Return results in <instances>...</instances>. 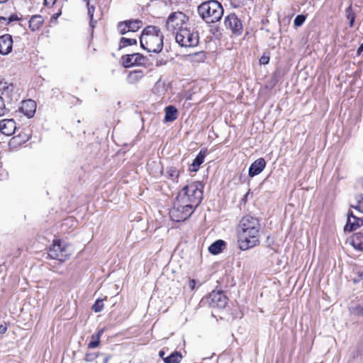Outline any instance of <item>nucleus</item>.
Here are the masks:
<instances>
[{"instance_id":"1","label":"nucleus","mask_w":363,"mask_h":363,"mask_svg":"<svg viewBox=\"0 0 363 363\" xmlns=\"http://www.w3.org/2000/svg\"><path fill=\"white\" fill-rule=\"evenodd\" d=\"M259 229L260 223L257 218L247 215L241 218L238 228V242L241 250L259 245Z\"/></svg>"},{"instance_id":"2","label":"nucleus","mask_w":363,"mask_h":363,"mask_svg":"<svg viewBox=\"0 0 363 363\" xmlns=\"http://www.w3.org/2000/svg\"><path fill=\"white\" fill-rule=\"evenodd\" d=\"M163 35L158 27H146L140 38V46L148 52H160L163 48Z\"/></svg>"},{"instance_id":"3","label":"nucleus","mask_w":363,"mask_h":363,"mask_svg":"<svg viewBox=\"0 0 363 363\" xmlns=\"http://www.w3.org/2000/svg\"><path fill=\"white\" fill-rule=\"evenodd\" d=\"M203 198V191L201 184H190L184 186L178 194L176 200L184 205H189L195 210L200 204Z\"/></svg>"},{"instance_id":"4","label":"nucleus","mask_w":363,"mask_h":363,"mask_svg":"<svg viewBox=\"0 0 363 363\" xmlns=\"http://www.w3.org/2000/svg\"><path fill=\"white\" fill-rule=\"evenodd\" d=\"M199 16L206 23H214L219 21L223 16V8L220 3L216 0L203 2L197 9Z\"/></svg>"},{"instance_id":"5","label":"nucleus","mask_w":363,"mask_h":363,"mask_svg":"<svg viewBox=\"0 0 363 363\" xmlns=\"http://www.w3.org/2000/svg\"><path fill=\"white\" fill-rule=\"evenodd\" d=\"M176 42L182 47H196L199 44V33L194 29L181 27L175 35Z\"/></svg>"},{"instance_id":"6","label":"nucleus","mask_w":363,"mask_h":363,"mask_svg":"<svg viewBox=\"0 0 363 363\" xmlns=\"http://www.w3.org/2000/svg\"><path fill=\"white\" fill-rule=\"evenodd\" d=\"M72 251V249L70 245L57 240L53 241L52 246L50 247L48 256L51 259L63 262L69 258Z\"/></svg>"},{"instance_id":"7","label":"nucleus","mask_w":363,"mask_h":363,"mask_svg":"<svg viewBox=\"0 0 363 363\" xmlns=\"http://www.w3.org/2000/svg\"><path fill=\"white\" fill-rule=\"evenodd\" d=\"M194 211L191 206L182 204L175 200L173 208L169 211V216L172 220L180 222L189 218Z\"/></svg>"},{"instance_id":"8","label":"nucleus","mask_w":363,"mask_h":363,"mask_svg":"<svg viewBox=\"0 0 363 363\" xmlns=\"http://www.w3.org/2000/svg\"><path fill=\"white\" fill-rule=\"evenodd\" d=\"M188 19V17L181 11L172 13L166 21V28L171 31L179 30V28L183 27Z\"/></svg>"},{"instance_id":"9","label":"nucleus","mask_w":363,"mask_h":363,"mask_svg":"<svg viewBox=\"0 0 363 363\" xmlns=\"http://www.w3.org/2000/svg\"><path fill=\"white\" fill-rule=\"evenodd\" d=\"M224 25L226 28L230 29L235 35H238L242 33V24L235 13H230L225 16Z\"/></svg>"},{"instance_id":"10","label":"nucleus","mask_w":363,"mask_h":363,"mask_svg":"<svg viewBox=\"0 0 363 363\" xmlns=\"http://www.w3.org/2000/svg\"><path fill=\"white\" fill-rule=\"evenodd\" d=\"M146 58L140 53L125 55L122 57V65L124 67L142 65L145 63Z\"/></svg>"},{"instance_id":"11","label":"nucleus","mask_w":363,"mask_h":363,"mask_svg":"<svg viewBox=\"0 0 363 363\" xmlns=\"http://www.w3.org/2000/svg\"><path fill=\"white\" fill-rule=\"evenodd\" d=\"M208 303L212 307L225 308L227 304V298L219 291H212L208 298Z\"/></svg>"},{"instance_id":"12","label":"nucleus","mask_w":363,"mask_h":363,"mask_svg":"<svg viewBox=\"0 0 363 363\" xmlns=\"http://www.w3.org/2000/svg\"><path fill=\"white\" fill-rule=\"evenodd\" d=\"M363 225V220L353 215L352 211L347 213V221L345 226V230L353 231Z\"/></svg>"},{"instance_id":"13","label":"nucleus","mask_w":363,"mask_h":363,"mask_svg":"<svg viewBox=\"0 0 363 363\" xmlns=\"http://www.w3.org/2000/svg\"><path fill=\"white\" fill-rule=\"evenodd\" d=\"M16 122L13 119H3L0 121V133L9 136L14 133Z\"/></svg>"},{"instance_id":"14","label":"nucleus","mask_w":363,"mask_h":363,"mask_svg":"<svg viewBox=\"0 0 363 363\" xmlns=\"http://www.w3.org/2000/svg\"><path fill=\"white\" fill-rule=\"evenodd\" d=\"M13 40L11 35L5 34L0 36V53L7 55L12 50Z\"/></svg>"},{"instance_id":"15","label":"nucleus","mask_w":363,"mask_h":363,"mask_svg":"<svg viewBox=\"0 0 363 363\" xmlns=\"http://www.w3.org/2000/svg\"><path fill=\"white\" fill-rule=\"evenodd\" d=\"M20 110L25 116L31 118L35 113L36 104L32 99L23 101Z\"/></svg>"},{"instance_id":"16","label":"nucleus","mask_w":363,"mask_h":363,"mask_svg":"<svg viewBox=\"0 0 363 363\" xmlns=\"http://www.w3.org/2000/svg\"><path fill=\"white\" fill-rule=\"evenodd\" d=\"M266 166V162L263 158H259L252 162L249 168L248 174L253 177L261 173Z\"/></svg>"},{"instance_id":"17","label":"nucleus","mask_w":363,"mask_h":363,"mask_svg":"<svg viewBox=\"0 0 363 363\" xmlns=\"http://www.w3.org/2000/svg\"><path fill=\"white\" fill-rule=\"evenodd\" d=\"M206 156V151L201 150L194 160L193 162L189 166V171L196 172L198 171L200 165L204 162V159Z\"/></svg>"},{"instance_id":"18","label":"nucleus","mask_w":363,"mask_h":363,"mask_svg":"<svg viewBox=\"0 0 363 363\" xmlns=\"http://www.w3.org/2000/svg\"><path fill=\"white\" fill-rule=\"evenodd\" d=\"M352 245L359 251H363V233H354L351 239Z\"/></svg>"},{"instance_id":"19","label":"nucleus","mask_w":363,"mask_h":363,"mask_svg":"<svg viewBox=\"0 0 363 363\" xmlns=\"http://www.w3.org/2000/svg\"><path fill=\"white\" fill-rule=\"evenodd\" d=\"M43 23V18L40 15H34L29 20V28L35 31L40 28Z\"/></svg>"},{"instance_id":"20","label":"nucleus","mask_w":363,"mask_h":363,"mask_svg":"<svg viewBox=\"0 0 363 363\" xmlns=\"http://www.w3.org/2000/svg\"><path fill=\"white\" fill-rule=\"evenodd\" d=\"M178 116L177 109L173 106H168L165 108L164 120L167 122H172L177 119Z\"/></svg>"},{"instance_id":"21","label":"nucleus","mask_w":363,"mask_h":363,"mask_svg":"<svg viewBox=\"0 0 363 363\" xmlns=\"http://www.w3.org/2000/svg\"><path fill=\"white\" fill-rule=\"evenodd\" d=\"M225 246V242L223 240H218L209 246L208 250L213 255H218L222 252Z\"/></svg>"},{"instance_id":"22","label":"nucleus","mask_w":363,"mask_h":363,"mask_svg":"<svg viewBox=\"0 0 363 363\" xmlns=\"http://www.w3.org/2000/svg\"><path fill=\"white\" fill-rule=\"evenodd\" d=\"M144 73L141 69H137L130 72L128 75V81L130 84H134L141 79Z\"/></svg>"},{"instance_id":"23","label":"nucleus","mask_w":363,"mask_h":363,"mask_svg":"<svg viewBox=\"0 0 363 363\" xmlns=\"http://www.w3.org/2000/svg\"><path fill=\"white\" fill-rule=\"evenodd\" d=\"M182 359V356L179 352H174L169 356L164 358V363H179Z\"/></svg>"},{"instance_id":"24","label":"nucleus","mask_w":363,"mask_h":363,"mask_svg":"<svg viewBox=\"0 0 363 363\" xmlns=\"http://www.w3.org/2000/svg\"><path fill=\"white\" fill-rule=\"evenodd\" d=\"M354 204H351L350 206L358 211L363 213V194H358L354 196Z\"/></svg>"},{"instance_id":"25","label":"nucleus","mask_w":363,"mask_h":363,"mask_svg":"<svg viewBox=\"0 0 363 363\" xmlns=\"http://www.w3.org/2000/svg\"><path fill=\"white\" fill-rule=\"evenodd\" d=\"M86 2V6L88 9V15L90 18V26L94 28L97 22V19H94V13L95 11L94 6H91L89 4V0H84Z\"/></svg>"},{"instance_id":"26","label":"nucleus","mask_w":363,"mask_h":363,"mask_svg":"<svg viewBox=\"0 0 363 363\" xmlns=\"http://www.w3.org/2000/svg\"><path fill=\"white\" fill-rule=\"evenodd\" d=\"M128 25L130 32H136L142 27L143 22L138 19L128 20Z\"/></svg>"},{"instance_id":"27","label":"nucleus","mask_w":363,"mask_h":363,"mask_svg":"<svg viewBox=\"0 0 363 363\" xmlns=\"http://www.w3.org/2000/svg\"><path fill=\"white\" fill-rule=\"evenodd\" d=\"M102 333V330H99L96 334H94L91 336V340L88 344L89 348H96L99 346Z\"/></svg>"},{"instance_id":"28","label":"nucleus","mask_w":363,"mask_h":363,"mask_svg":"<svg viewBox=\"0 0 363 363\" xmlns=\"http://www.w3.org/2000/svg\"><path fill=\"white\" fill-rule=\"evenodd\" d=\"M1 96L6 97L7 99H10L11 96V93L14 90V86L12 84H8L7 83H4V85L2 87Z\"/></svg>"},{"instance_id":"29","label":"nucleus","mask_w":363,"mask_h":363,"mask_svg":"<svg viewBox=\"0 0 363 363\" xmlns=\"http://www.w3.org/2000/svg\"><path fill=\"white\" fill-rule=\"evenodd\" d=\"M345 13H346L347 18L350 20V25H349L350 27H351V28L353 27L354 23V19H355V13L352 11L351 6H350L349 7H347L346 9Z\"/></svg>"},{"instance_id":"30","label":"nucleus","mask_w":363,"mask_h":363,"mask_svg":"<svg viewBox=\"0 0 363 363\" xmlns=\"http://www.w3.org/2000/svg\"><path fill=\"white\" fill-rule=\"evenodd\" d=\"M117 29L121 35H124L130 32L128 29V21L120 22L117 26Z\"/></svg>"},{"instance_id":"31","label":"nucleus","mask_w":363,"mask_h":363,"mask_svg":"<svg viewBox=\"0 0 363 363\" xmlns=\"http://www.w3.org/2000/svg\"><path fill=\"white\" fill-rule=\"evenodd\" d=\"M120 42L123 45V47H127L137 44V40L135 39L124 37L121 38Z\"/></svg>"},{"instance_id":"32","label":"nucleus","mask_w":363,"mask_h":363,"mask_svg":"<svg viewBox=\"0 0 363 363\" xmlns=\"http://www.w3.org/2000/svg\"><path fill=\"white\" fill-rule=\"evenodd\" d=\"M103 301H104V300L103 299H100V298H98L95 301V303L92 306V309L94 310V312L99 313V312H101L103 310V308H104V303H103Z\"/></svg>"},{"instance_id":"33","label":"nucleus","mask_w":363,"mask_h":363,"mask_svg":"<svg viewBox=\"0 0 363 363\" xmlns=\"http://www.w3.org/2000/svg\"><path fill=\"white\" fill-rule=\"evenodd\" d=\"M306 16L303 14L296 16V17L295 18V19L294 21V26L300 27L301 26H302L303 23H304V21H306Z\"/></svg>"},{"instance_id":"34","label":"nucleus","mask_w":363,"mask_h":363,"mask_svg":"<svg viewBox=\"0 0 363 363\" xmlns=\"http://www.w3.org/2000/svg\"><path fill=\"white\" fill-rule=\"evenodd\" d=\"M8 111V109L6 108L4 99L3 96H0V116L5 115Z\"/></svg>"},{"instance_id":"35","label":"nucleus","mask_w":363,"mask_h":363,"mask_svg":"<svg viewBox=\"0 0 363 363\" xmlns=\"http://www.w3.org/2000/svg\"><path fill=\"white\" fill-rule=\"evenodd\" d=\"M98 357V354L93 353H86L84 357V360L86 362H92Z\"/></svg>"},{"instance_id":"36","label":"nucleus","mask_w":363,"mask_h":363,"mask_svg":"<svg viewBox=\"0 0 363 363\" xmlns=\"http://www.w3.org/2000/svg\"><path fill=\"white\" fill-rule=\"evenodd\" d=\"M167 173H168L169 177L172 178V179L177 178L178 177V175H179L178 174V172L174 167H170L167 170Z\"/></svg>"},{"instance_id":"37","label":"nucleus","mask_w":363,"mask_h":363,"mask_svg":"<svg viewBox=\"0 0 363 363\" xmlns=\"http://www.w3.org/2000/svg\"><path fill=\"white\" fill-rule=\"evenodd\" d=\"M196 281L194 279H190L189 281V289L191 290H194V289L195 286H196Z\"/></svg>"},{"instance_id":"38","label":"nucleus","mask_w":363,"mask_h":363,"mask_svg":"<svg viewBox=\"0 0 363 363\" xmlns=\"http://www.w3.org/2000/svg\"><path fill=\"white\" fill-rule=\"evenodd\" d=\"M269 57L262 56L260 58L259 62H260L261 64L266 65V64H267L269 62Z\"/></svg>"},{"instance_id":"39","label":"nucleus","mask_w":363,"mask_h":363,"mask_svg":"<svg viewBox=\"0 0 363 363\" xmlns=\"http://www.w3.org/2000/svg\"><path fill=\"white\" fill-rule=\"evenodd\" d=\"M7 331L6 324L0 325V334H4Z\"/></svg>"},{"instance_id":"40","label":"nucleus","mask_w":363,"mask_h":363,"mask_svg":"<svg viewBox=\"0 0 363 363\" xmlns=\"http://www.w3.org/2000/svg\"><path fill=\"white\" fill-rule=\"evenodd\" d=\"M18 20H19V18H18V16H17V15L13 14V15H11V16H10V17H9V21H8V22L9 23V22L14 21H18Z\"/></svg>"},{"instance_id":"41","label":"nucleus","mask_w":363,"mask_h":363,"mask_svg":"<svg viewBox=\"0 0 363 363\" xmlns=\"http://www.w3.org/2000/svg\"><path fill=\"white\" fill-rule=\"evenodd\" d=\"M56 0H44L45 6H50L51 4H54Z\"/></svg>"},{"instance_id":"42","label":"nucleus","mask_w":363,"mask_h":363,"mask_svg":"<svg viewBox=\"0 0 363 363\" xmlns=\"http://www.w3.org/2000/svg\"><path fill=\"white\" fill-rule=\"evenodd\" d=\"M165 352L163 350H160L159 352V356L164 359L166 357H164Z\"/></svg>"},{"instance_id":"43","label":"nucleus","mask_w":363,"mask_h":363,"mask_svg":"<svg viewBox=\"0 0 363 363\" xmlns=\"http://www.w3.org/2000/svg\"><path fill=\"white\" fill-rule=\"evenodd\" d=\"M362 51H363V43L359 47V48L357 50V55H360Z\"/></svg>"},{"instance_id":"44","label":"nucleus","mask_w":363,"mask_h":363,"mask_svg":"<svg viewBox=\"0 0 363 363\" xmlns=\"http://www.w3.org/2000/svg\"><path fill=\"white\" fill-rule=\"evenodd\" d=\"M109 358L110 357L109 356H106L104 359V361H103V363H108V360H109Z\"/></svg>"},{"instance_id":"45","label":"nucleus","mask_w":363,"mask_h":363,"mask_svg":"<svg viewBox=\"0 0 363 363\" xmlns=\"http://www.w3.org/2000/svg\"><path fill=\"white\" fill-rule=\"evenodd\" d=\"M65 221L66 222H69V221L72 222L74 220H73V219L72 218H69L66 219Z\"/></svg>"},{"instance_id":"46","label":"nucleus","mask_w":363,"mask_h":363,"mask_svg":"<svg viewBox=\"0 0 363 363\" xmlns=\"http://www.w3.org/2000/svg\"><path fill=\"white\" fill-rule=\"evenodd\" d=\"M28 140V135H25V139L23 140V142H26Z\"/></svg>"},{"instance_id":"47","label":"nucleus","mask_w":363,"mask_h":363,"mask_svg":"<svg viewBox=\"0 0 363 363\" xmlns=\"http://www.w3.org/2000/svg\"><path fill=\"white\" fill-rule=\"evenodd\" d=\"M359 314H362L363 313V309L362 308H359Z\"/></svg>"},{"instance_id":"48","label":"nucleus","mask_w":363,"mask_h":363,"mask_svg":"<svg viewBox=\"0 0 363 363\" xmlns=\"http://www.w3.org/2000/svg\"><path fill=\"white\" fill-rule=\"evenodd\" d=\"M8 0H0V4L6 2Z\"/></svg>"},{"instance_id":"49","label":"nucleus","mask_w":363,"mask_h":363,"mask_svg":"<svg viewBox=\"0 0 363 363\" xmlns=\"http://www.w3.org/2000/svg\"><path fill=\"white\" fill-rule=\"evenodd\" d=\"M0 19L4 20V21H6V18H4V17H0Z\"/></svg>"}]
</instances>
